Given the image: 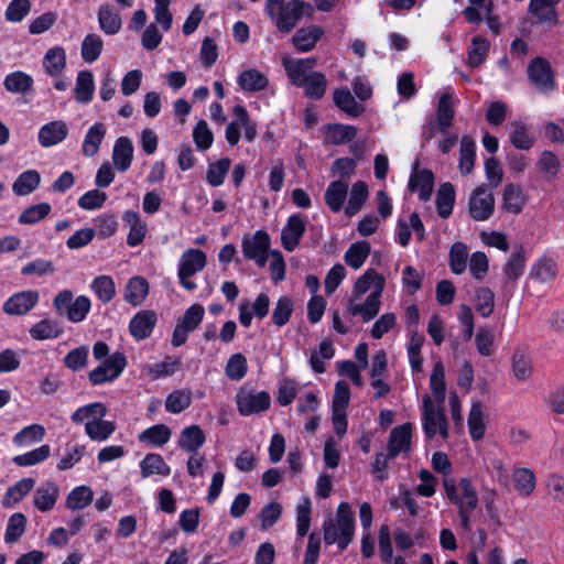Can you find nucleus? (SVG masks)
Returning <instances> with one entry per match:
<instances>
[{
    "label": "nucleus",
    "instance_id": "obj_25",
    "mask_svg": "<svg viewBox=\"0 0 564 564\" xmlns=\"http://www.w3.org/2000/svg\"><path fill=\"white\" fill-rule=\"evenodd\" d=\"M349 185L343 178L332 182L325 192V202L333 213H339L345 208Z\"/></svg>",
    "mask_w": 564,
    "mask_h": 564
},
{
    "label": "nucleus",
    "instance_id": "obj_44",
    "mask_svg": "<svg viewBox=\"0 0 564 564\" xmlns=\"http://www.w3.org/2000/svg\"><path fill=\"white\" fill-rule=\"evenodd\" d=\"M430 389L433 393V401L437 404H444L445 401V368L442 361L435 362L431 377Z\"/></svg>",
    "mask_w": 564,
    "mask_h": 564
},
{
    "label": "nucleus",
    "instance_id": "obj_46",
    "mask_svg": "<svg viewBox=\"0 0 564 564\" xmlns=\"http://www.w3.org/2000/svg\"><path fill=\"white\" fill-rule=\"evenodd\" d=\"M356 135V128L348 124L334 123L326 127L325 141L339 145L350 142Z\"/></svg>",
    "mask_w": 564,
    "mask_h": 564
},
{
    "label": "nucleus",
    "instance_id": "obj_13",
    "mask_svg": "<svg viewBox=\"0 0 564 564\" xmlns=\"http://www.w3.org/2000/svg\"><path fill=\"white\" fill-rule=\"evenodd\" d=\"M384 285V278L376 270L368 269L355 282L351 297L361 299L368 292V295H382Z\"/></svg>",
    "mask_w": 564,
    "mask_h": 564
},
{
    "label": "nucleus",
    "instance_id": "obj_5",
    "mask_svg": "<svg viewBox=\"0 0 564 564\" xmlns=\"http://www.w3.org/2000/svg\"><path fill=\"white\" fill-rule=\"evenodd\" d=\"M206 264L207 256L203 250L196 248L185 250L177 262V278L180 284L187 291H194L197 285L191 278L202 272Z\"/></svg>",
    "mask_w": 564,
    "mask_h": 564
},
{
    "label": "nucleus",
    "instance_id": "obj_16",
    "mask_svg": "<svg viewBox=\"0 0 564 564\" xmlns=\"http://www.w3.org/2000/svg\"><path fill=\"white\" fill-rule=\"evenodd\" d=\"M269 308V295L262 292L257 296L252 305L247 301L239 304V322L243 327H249L253 316L262 319L268 315Z\"/></svg>",
    "mask_w": 564,
    "mask_h": 564
},
{
    "label": "nucleus",
    "instance_id": "obj_3",
    "mask_svg": "<svg viewBox=\"0 0 564 564\" xmlns=\"http://www.w3.org/2000/svg\"><path fill=\"white\" fill-rule=\"evenodd\" d=\"M442 485L446 499L457 509L478 507L477 489L470 478L443 477Z\"/></svg>",
    "mask_w": 564,
    "mask_h": 564
},
{
    "label": "nucleus",
    "instance_id": "obj_53",
    "mask_svg": "<svg viewBox=\"0 0 564 564\" xmlns=\"http://www.w3.org/2000/svg\"><path fill=\"white\" fill-rule=\"evenodd\" d=\"M525 196L522 189L513 184L506 186L502 196L503 208L512 214H519L525 205Z\"/></svg>",
    "mask_w": 564,
    "mask_h": 564
},
{
    "label": "nucleus",
    "instance_id": "obj_15",
    "mask_svg": "<svg viewBox=\"0 0 564 564\" xmlns=\"http://www.w3.org/2000/svg\"><path fill=\"white\" fill-rule=\"evenodd\" d=\"M381 307V295H368L365 301L350 297L347 304V311L352 316H359L364 323L373 319Z\"/></svg>",
    "mask_w": 564,
    "mask_h": 564
},
{
    "label": "nucleus",
    "instance_id": "obj_59",
    "mask_svg": "<svg viewBox=\"0 0 564 564\" xmlns=\"http://www.w3.org/2000/svg\"><path fill=\"white\" fill-rule=\"evenodd\" d=\"M514 488L521 496H530L535 488V475L529 468H517L512 474Z\"/></svg>",
    "mask_w": 564,
    "mask_h": 564
},
{
    "label": "nucleus",
    "instance_id": "obj_36",
    "mask_svg": "<svg viewBox=\"0 0 564 564\" xmlns=\"http://www.w3.org/2000/svg\"><path fill=\"white\" fill-rule=\"evenodd\" d=\"M33 478H23L10 486L2 499V506L4 508H13L17 503H19L34 487Z\"/></svg>",
    "mask_w": 564,
    "mask_h": 564
},
{
    "label": "nucleus",
    "instance_id": "obj_50",
    "mask_svg": "<svg viewBox=\"0 0 564 564\" xmlns=\"http://www.w3.org/2000/svg\"><path fill=\"white\" fill-rule=\"evenodd\" d=\"M468 248L464 242L452 245L448 253L449 269L454 274H463L467 269Z\"/></svg>",
    "mask_w": 564,
    "mask_h": 564
},
{
    "label": "nucleus",
    "instance_id": "obj_38",
    "mask_svg": "<svg viewBox=\"0 0 564 564\" xmlns=\"http://www.w3.org/2000/svg\"><path fill=\"white\" fill-rule=\"evenodd\" d=\"M75 98L80 104H88L95 93L94 75L90 70H80L75 83Z\"/></svg>",
    "mask_w": 564,
    "mask_h": 564
},
{
    "label": "nucleus",
    "instance_id": "obj_20",
    "mask_svg": "<svg viewBox=\"0 0 564 564\" xmlns=\"http://www.w3.org/2000/svg\"><path fill=\"white\" fill-rule=\"evenodd\" d=\"M68 135V126L63 120L45 123L39 130L37 140L43 148H50L63 142Z\"/></svg>",
    "mask_w": 564,
    "mask_h": 564
},
{
    "label": "nucleus",
    "instance_id": "obj_40",
    "mask_svg": "<svg viewBox=\"0 0 564 564\" xmlns=\"http://www.w3.org/2000/svg\"><path fill=\"white\" fill-rule=\"evenodd\" d=\"M172 436V431L164 424H155L139 434V441L151 446L161 447L165 445Z\"/></svg>",
    "mask_w": 564,
    "mask_h": 564
},
{
    "label": "nucleus",
    "instance_id": "obj_9",
    "mask_svg": "<svg viewBox=\"0 0 564 564\" xmlns=\"http://www.w3.org/2000/svg\"><path fill=\"white\" fill-rule=\"evenodd\" d=\"M241 246L245 258L253 260L260 268L267 264L270 254V236L267 231L258 230L243 237Z\"/></svg>",
    "mask_w": 564,
    "mask_h": 564
},
{
    "label": "nucleus",
    "instance_id": "obj_49",
    "mask_svg": "<svg viewBox=\"0 0 564 564\" xmlns=\"http://www.w3.org/2000/svg\"><path fill=\"white\" fill-rule=\"evenodd\" d=\"M45 429L41 424H31L23 427L13 436V444L18 447H28L43 441Z\"/></svg>",
    "mask_w": 564,
    "mask_h": 564
},
{
    "label": "nucleus",
    "instance_id": "obj_28",
    "mask_svg": "<svg viewBox=\"0 0 564 564\" xmlns=\"http://www.w3.org/2000/svg\"><path fill=\"white\" fill-rule=\"evenodd\" d=\"M324 34L322 28L310 25L297 30L292 36L294 47L300 52L312 51Z\"/></svg>",
    "mask_w": 564,
    "mask_h": 564
},
{
    "label": "nucleus",
    "instance_id": "obj_33",
    "mask_svg": "<svg viewBox=\"0 0 564 564\" xmlns=\"http://www.w3.org/2000/svg\"><path fill=\"white\" fill-rule=\"evenodd\" d=\"M454 94L445 91L438 100L436 110L437 129L441 133H445L451 127L454 118L453 109Z\"/></svg>",
    "mask_w": 564,
    "mask_h": 564
},
{
    "label": "nucleus",
    "instance_id": "obj_56",
    "mask_svg": "<svg viewBox=\"0 0 564 564\" xmlns=\"http://www.w3.org/2000/svg\"><path fill=\"white\" fill-rule=\"evenodd\" d=\"M238 84L245 91H259L267 87L268 78L257 69H247L239 75Z\"/></svg>",
    "mask_w": 564,
    "mask_h": 564
},
{
    "label": "nucleus",
    "instance_id": "obj_45",
    "mask_svg": "<svg viewBox=\"0 0 564 564\" xmlns=\"http://www.w3.org/2000/svg\"><path fill=\"white\" fill-rule=\"evenodd\" d=\"M29 333L35 340H46L59 337L63 333V328L56 321L43 318L34 324Z\"/></svg>",
    "mask_w": 564,
    "mask_h": 564
},
{
    "label": "nucleus",
    "instance_id": "obj_21",
    "mask_svg": "<svg viewBox=\"0 0 564 564\" xmlns=\"http://www.w3.org/2000/svg\"><path fill=\"white\" fill-rule=\"evenodd\" d=\"M150 292V284L144 276L134 275L130 278L124 286V301L137 307L143 304Z\"/></svg>",
    "mask_w": 564,
    "mask_h": 564
},
{
    "label": "nucleus",
    "instance_id": "obj_57",
    "mask_svg": "<svg viewBox=\"0 0 564 564\" xmlns=\"http://www.w3.org/2000/svg\"><path fill=\"white\" fill-rule=\"evenodd\" d=\"M455 203V191L451 183H444L436 196V209L437 214L442 218H447L453 212Z\"/></svg>",
    "mask_w": 564,
    "mask_h": 564
},
{
    "label": "nucleus",
    "instance_id": "obj_58",
    "mask_svg": "<svg viewBox=\"0 0 564 564\" xmlns=\"http://www.w3.org/2000/svg\"><path fill=\"white\" fill-rule=\"evenodd\" d=\"M476 158V144L475 141L464 135L460 140L459 148V169L463 174H469L474 167Z\"/></svg>",
    "mask_w": 564,
    "mask_h": 564
},
{
    "label": "nucleus",
    "instance_id": "obj_6",
    "mask_svg": "<svg viewBox=\"0 0 564 564\" xmlns=\"http://www.w3.org/2000/svg\"><path fill=\"white\" fill-rule=\"evenodd\" d=\"M126 366V356L120 351H116L89 371L88 380L94 387L113 382L121 376Z\"/></svg>",
    "mask_w": 564,
    "mask_h": 564
},
{
    "label": "nucleus",
    "instance_id": "obj_1",
    "mask_svg": "<svg viewBox=\"0 0 564 564\" xmlns=\"http://www.w3.org/2000/svg\"><path fill=\"white\" fill-rule=\"evenodd\" d=\"M313 7L302 0H267L265 12L274 22L276 29L290 33L303 17H312Z\"/></svg>",
    "mask_w": 564,
    "mask_h": 564
},
{
    "label": "nucleus",
    "instance_id": "obj_30",
    "mask_svg": "<svg viewBox=\"0 0 564 564\" xmlns=\"http://www.w3.org/2000/svg\"><path fill=\"white\" fill-rule=\"evenodd\" d=\"M107 415V406L101 402H94L78 408L70 416L75 424H94Z\"/></svg>",
    "mask_w": 564,
    "mask_h": 564
},
{
    "label": "nucleus",
    "instance_id": "obj_32",
    "mask_svg": "<svg viewBox=\"0 0 564 564\" xmlns=\"http://www.w3.org/2000/svg\"><path fill=\"white\" fill-rule=\"evenodd\" d=\"M97 18L100 30L107 35H115L122 28V20L119 13L107 3L99 7Z\"/></svg>",
    "mask_w": 564,
    "mask_h": 564
},
{
    "label": "nucleus",
    "instance_id": "obj_64",
    "mask_svg": "<svg viewBox=\"0 0 564 564\" xmlns=\"http://www.w3.org/2000/svg\"><path fill=\"white\" fill-rule=\"evenodd\" d=\"M475 307L482 317H489L495 310V294L487 286H480L475 291Z\"/></svg>",
    "mask_w": 564,
    "mask_h": 564
},
{
    "label": "nucleus",
    "instance_id": "obj_61",
    "mask_svg": "<svg viewBox=\"0 0 564 564\" xmlns=\"http://www.w3.org/2000/svg\"><path fill=\"white\" fill-rule=\"evenodd\" d=\"M116 431V424L112 421L100 419L96 423L86 424L85 433L94 442L107 441Z\"/></svg>",
    "mask_w": 564,
    "mask_h": 564
},
{
    "label": "nucleus",
    "instance_id": "obj_54",
    "mask_svg": "<svg viewBox=\"0 0 564 564\" xmlns=\"http://www.w3.org/2000/svg\"><path fill=\"white\" fill-rule=\"evenodd\" d=\"M312 521V502L308 497H303L296 506V535L303 539L310 531Z\"/></svg>",
    "mask_w": 564,
    "mask_h": 564
},
{
    "label": "nucleus",
    "instance_id": "obj_63",
    "mask_svg": "<svg viewBox=\"0 0 564 564\" xmlns=\"http://www.w3.org/2000/svg\"><path fill=\"white\" fill-rule=\"evenodd\" d=\"M181 359L166 356L163 361L147 367L148 373L152 379H159L174 375L181 367Z\"/></svg>",
    "mask_w": 564,
    "mask_h": 564
},
{
    "label": "nucleus",
    "instance_id": "obj_18",
    "mask_svg": "<svg viewBox=\"0 0 564 564\" xmlns=\"http://www.w3.org/2000/svg\"><path fill=\"white\" fill-rule=\"evenodd\" d=\"M156 323L158 315L154 311L142 310L130 319V334L134 339L143 340L151 336Z\"/></svg>",
    "mask_w": 564,
    "mask_h": 564
},
{
    "label": "nucleus",
    "instance_id": "obj_2",
    "mask_svg": "<svg viewBox=\"0 0 564 564\" xmlns=\"http://www.w3.org/2000/svg\"><path fill=\"white\" fill-rule=\"evenodd\" d=\"M323 532L326 544H337L340 551L347 549L355 533L354 513L347 502L339 503L335 518L324 521Z\"/></svg>",
    "mask_w": 564,
    "mask_h": 564
},
{
    "label": "nucleus",
    "instance_id": "obj_24",
    "mask_svg": "<svg viewBox=\"0 0 564 564\" xmlns=\"http://www.w3.org/2000/svg\"><path fill=\"white\" fill-rule=\"evenodd\" d=\"M206 435L199 425L193 424L181 431L177 445L187 453L195 454L204 445Z\"/></svg>",
    "mask_w": 564,
    "mask_h": 564
},
{
    "label": "nucleus",
    "instance_id": "obj_60",
    "mask_svg": "<svg viewBox=\"0 0 564 564\" xmlns=\"http://www.w3.org/2000/svg\"><path fill=\"white\" fill-rule=\"evenodd\" d=\"M51 455V447L47 444L41 445L30 452L17 455L12 462L21 467L34 466L46 460Z\"/></svg>",
    "mask_w": 564,
    "mask_h": 564
},
{
    "label": "nucleus",
    "instance_id": "obj_7",
    "mask_svg": "<svg viewBox=\"0 0 564 564\" xmlns=\"http://www.w3.org/2000/svg\"><path fill=\"white\" fill-rule=\"evenodd\" d=\"M205 316V308L199 303L192 304L177 321L171 344L173 347H180L184 345L188 338V335L194 332L203 322Z\"/></svg>",
    "mask_w": 564,
    "mask_h": 564
},
{
    "label": "nucleus",
    "instance_id": "obj_52",
    "mask_svg": "<svg viewBox=\"0 0 564 564\" xmlns=\"http://www.w3.org/2000/svg\"><path fill=\"white\" fill-rule=\"evenodd\" d=\"M371 247L368 241L354 242L345 253V261L350 268L358 270L366 262Z\"/></svg>",
    "mask_w": 564,
    "mask_h": 564
},
{
    "label": "nucleus",
    "instance_id": "obj_34",
    "mask_svg": "<svg viewBox=\"0 0 564 564\" xmlns=\"http://www.w3.org/2000/svg\"><path fill=\"white\" fill-rule=\"evenodd\" d=\"M140 469L143 478L153 475L166 477L171 474V467L166 464L163 456L156 453L147 454L140 463Z\"/></svg>",
    "mask_w": 564,
    "mask_h": 564
},
{
    "label": "nucleus",
    "instance_id": "obj_51",
    "mask_svg": "<svg viewBox=\"0 0 564 564\" xmlns=\"http://www.w3.org/2000/svg\"><path fill=\"white\" fill-rule=\"evenodd\" d=\"M90 289L102 303H109L116 295V284L110 275H99L90 283Z\"/></svg>",
    "mask_w": 564,
    "mask_h": 564
},
{
    "label": "nucleus",
    "instance_id": "obj_4",
    "mask_svg": "<svg viewBox=\"0 0 564 564\" xmlns=\"http://www.w3.org/2000/svg\"><path fill=\"white\" fill-rule=\"evenodd\" d=\"M443 405L434 403L429 394L422 398V427L426 440L434 438L436 434L446 440L449 435Z\"/></svg>",
    "mask_w": 564,
    "mask_h": 564
},
{
    "label": "nucleus",
    "instance_id": "obj_11",
    "mask_svg": "<svg viewBox=\"0 0 564 564\" xmlns=\"http://www.w3.org/2000/svg\"><path fill=\"white\" fill-rule=\"evenodd\" d=\"M470 217L477 221H484L495 212V198L491 189L479 186L470 195L468 202Z\"/></svg>",
    "mask_w": 564,
    "mask_h": 564
},
{
    "label": "nucleus",
    "instance_id": "obj_8",
    "mask_svg": "<svg viewBox=\"0 0 564 564\" xmlns=\"http://www.w3.org/2000/svg\"><path fill=\"white\" fill-rule=\"evenodd\" d=\"M236 404L240 415L249 416L267 411L271 404V397L267 391L256 392L241 388L236 394Z\"/></svg>",
    "mask_w": 564,
    "mask_h": 564
},
{
    "label": "nucleus",
    "instance_id": "obj_48",
    "mask_svg": "<svg viewBox=\"0 0 564 564\" xmlns=\"http://www.w3.org/2000/svg\"><path fill=\"white\" fill-rule=\"evenodd\" d=\"M335 105L351 117H357L364 111V107L359 105L355 97L347 88H338L333 94Z\"/></svg>",
    "mask_w": 564,
    "mask_h": 564
},
{
    "label": "nucleus",
    "instance_id": "obj_23",
    "mask_svg": "<svg viewBox=\"0 0 564 564\" xmlns=\"http://www.w3.org/2000/svg\"><path fill=\"white\" fill-rule=\"evenodd\" d=\"M411 436H412V424L405 423L394 427L391 431L389 442H388V452L391 458L397 457L402 452H408L411 445Z\"/></svg>",
    "mask_w": 564,
    "mask_h": 564
},
{
    "label": "nucleus",
    "instance_id": "obj_26",
    "mask_svg": "<svg viewBox=\"0 0 564 564\" xmlns=\"http://www.w3.org/2000/svg\"><path fill=\"white\" fill-rule=\"evenodd\" d=\"M133 145L129 138L120 137L116 140L112 150V162L116 170L120 173L126 172L132 161Z\"/></svg>",
    "mask_w": 564,
    "mask_h": 564
},
{
    "label": "nucleus",
    "instance_id": "obj_12",
    "mask_svg": "<svg viewBox=\"0 0 564 564\" xmlns=\"http://www.w3.org/2000/svg\"><path fill=\"white\" fill-rule=\"evenodd\" d=\"M305 229V217L301 214L291 215L281 231V243L283 248L289 252L294 251L299 247Z\"/></svg>",
    "mask_w": 564,
    "mask_h": 564
},
{
    "label": "nucleus",
    "instance_id": "obj_41",
    "mask_svg": "<svg viewBox=\"0 0 564 564\" xmlns=\"http://www.w3.org/2000/svg\"><path fill=\"white\" fill-rule=\"evenodd\" d=\"M106 135V127L101 122L94 123L85 134L82 150L86 156H94Z\"/></svg>",
    "mask_w": 564,
    "mask_h": 564
},
{
    "label": "nucleus",
    "instance_id": "obj_37",
    "mask_svg": "<svg viewBox=\"0 0 564 564\" xmlns=\"http://www.w3.org/2000/svg\"><path fill=\"white\" fill-rule=\"evenodd\" d=\"M509 141L519 150H529L534 144V137L529 127L521 121H512L509 126Z\"/></svg>",
    "mask_w": 564,
    "mask_h": 564
},
{
    "label": "nucleus",
    "instance_id": "obj_42",
    "mask_svg": "<svg viewBox=\"0 0 564 564\" xmlns=\"http://www.w3.org/2000/svg\"><path fill=\"white\" fill-rule=\"evenodd\" d=\"M299 87L304 89L307 97L312 99H321L325 95L327 79L321 72H311Z\"/></svg>",
    "mask_w": 564,
    "mask_h": 564
},
{
    "label": "nucleus",
    "instance_id": "obj_31",
    "mask_svg": "<svg viewBox=\"0 0 564 564\" xmlns=\"http://www.w3.org/2000/svg\"><path fill=\"white\" fill-rule=\"evenodd\" d=\"M558 2L560 0H530L529 12L539 23L555 24L557 21L555 6Z\"/></svg>",
    "mask_w": 564,
    "mask_h": 564
},
{
    "label": "nucleus",
    "instance_id": "obj_55",
    "mask_svg": "<svg viewBox=\"0 0 564 564\" xmlns=\"http://www.w3.org/2000/svg\"><path fill=\"white\" fill-rule=\"evenodd\" d=\"M4 88L12 94H25L33 86V78L20 70L10 73L3 82Z\"/></svg>",
    "mask_w": 564,
    "mask_h": 564
},
{
    "label": "nucleus",
    "instance_id": "obj_35",
    "mask_svg": "<svg viewBox=\"0 0 564 564\" xmlns=\"http://www.w3.org/2000/svg\"><path fill=\"white\" fill-rule=\"evenodd\" d=\"M193 393L189 389H176L167 394L164 408L167 413L180 414L191 406Z\"/></svg>",
    "mask_w": 564,
    "mask_h": 564
},
{
    "label": "nucleus",
    "instance_id": "obj_29",
    "mask_svg": "<svg viewBox=\"0 0 564 564\" xmlns=\"http://www.w3.org/2000/svg\"><path fill=\"white\" fill-rule=\"evenodd\" d=\"M369 196V189L365 182L357 181L351 188H348L347 204L344 208V213L347 217L355 216L367 202Z\"/></svg>",
    "mask_w": 564,
    "mask_h": 564
},
{
    "label": "nucleus",
    "instance_id": "obj_62",
    "mask_svg": "<svg viewBox=\"0 0 564 564\" xmlns=\"http://www.w3.org/2000/svg\"><path fill=\"white\" fill-rule=\"evenodd\" d=\"M468 429L473 440L479 441L484 437L486 426L484 421L482 405L480 402L473 403L468 415Z\"/></svg>",
    "mask_w": 564,
    "mask_h": 564
},
{
    "label": "nucleus",
    "instance_id": "obj_27",
    "mask_svg": "<svg viewBox=\"0 0 564 564\" xmlns=\"http://www.w3.org/2000/svg\"><path fill=\"white\" fill-rule=\"evenodd\" d=\"M42 66L48 76L57 78L66 67L65 50L58 45L48 48L43 57Z\"/></svg>",
    "mask_w": 564,
    "mask_h": 564
},
{
    "label": "nucleus",
    "instance_id": "obj_17",
    "mask_svg": "<svg viewBox=\"0 0 564 564\" xmlns=\"http://www.w3.org/2000/svg\"><path fill=\"white\" fill-rule=\"evenodd\" d=\"M39 299L36 291L18 292L3 303V312L8 315H24L37 304Z\"/></svg>",
    "mask_w": 564,
    "mask_h": 564
},
{
    "label": "nucleus",
    "instance_id": "obj_43",
    "mask_svg": "<svg viewBox=\"0 0 564 564\" xmlns=\"http://www.w3.org/2000/svg\"><path fill=\"white\" fill-rule=\"evenodd\" d=\"M557 274V265L556 262L552 258L543 257L535 261L530 270V275L532 279L541 282L547 283L555 279Z\"/></svg>",
    "mask_w": 564,
    "mask_h": 564
},
{
    "label": "nucleus",
    "instance_id": "obj_22",
    "mask_svg": "<svg viewBox=\"0 0 564 564\" xmlns=\"http://www.w3.org/2000/svg\"><path fill=\"white\" fill-rule=\"evenodd\" d=\"M122 220L129 227L127 245L132 248L141 245L148 234L147 224L141 219V216L137 212L126 210Z\"/></svg>",
    "mask_w": 564,
    "mask_h": 564
},
{
    "label": "nucleus",
    "instance_id": "obj_39",
    "mask_svg": "<svg viewBox=\"0 0 564 564\" xmlns=\"http://www.w3.org/2000/svg\"><path fill=\"white\" fill-rule=\"evenodd\" d=\"M93 500V489L89 486L82 485L69 491L65 500V506L72 511L82 510L88 507Z\"/></svg>",
    "mask_w": 564,
    "mask_h": 564
},
{
    "label": "nucleus",
    "instance_id": "obj_14",
    "mask_svg": "<svg viewBox=\"0 0 564 564\" xmlns=\"http://www.w3.org/2000/svg\"><path fill=\"white\" fill-rule=\"evenodd\" d=\"M58 498V486L54 481L46 480L35 488L32 503L40 512H50L55 508Z\"/></svg>",
    "mask_w": 564,
    "mask_h": 564
},
{
    "label": "nucleus",
    "instance_id": "obj_47",
    "mask_svg": "<svg viewBox=\"0 0 564 564\" xmlns=\"http://www.w3.org/2000/svg\"><path fill=\"white\" fill-rule=\"evenodd\" d=\"M104 51V41L96 33L87 34L80 47V55L85 63L93 64L96 62Z\"/></svg>",
    "mask_w": 564,
    "mask_h": 564
},
{
    "label": "nucleus",
    "instance_id": "obj_10",
    "mask_svg": "<svg viewBox=\"0 0 564 564\" xmlns=\"http://www.w3.org/2000/svg\"><path fill=\"white\" fill-rule=\"evenodd\" d=\"M528 77L540 93L547 94L556 88L551 64L544 57H535L529 63Z\"/></svg>",
    "mask_w": 564,
    "mask_h": 564
},
{
    "label": "nucleus",
    "instance_id": "obj_19",
    "mask_svg": "<svg viewBox=\"0 0 564 564\" xmlns=\"http://www.w3.org/2000/svg\"><path fill=\"white\" fill-rule=\"evenodd\" d=\"M315 64V57L295 59L284 56L282 58V65L286 72L288 77L291 79L292 84L297 87L300 84H302L303 80L306 79Z\"/></svg>",
    "mask_w": 564,
    "mask_h": 564
}]
</instances>
